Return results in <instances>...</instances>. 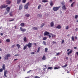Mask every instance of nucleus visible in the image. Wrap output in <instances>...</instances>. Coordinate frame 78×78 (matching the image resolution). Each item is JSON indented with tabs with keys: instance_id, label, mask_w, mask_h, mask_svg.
I'll list each match as a JSON object with an SVG mask.
<instances>
[{
	"instance_id": "f257e3e1",
	"label": "nucleus",
	"mask_w": 78,
	"mask_h": 78,
	"mask_svg": "<svg viewBox=\"0 0 78 78\" xmlns=\"http://www.w3.org/2000/svg\"><path fill=\"white\" fill-rule=\"evenodd\" d=\"M4 70V76L5 77H7V76L6 75V74H7V73H8V71L7 70H6L5 69V64L3 65L2 66V69L1 68L0 69V72H2Z\"/></svg>"
},
{
	"instance_id": "f03ea898",
	"label": "nucleus",
	"mask_w": 78,
	"mask_h": 78,
	"mask_svg": "<svg viewBox=\"0 0 78 78\" xmlns=\"http://www.w3.org/2000/svg\"><path fill=\"white\" fill-rule=\"evenodd\" d=\"M32 45H33V43L29 42L28 43V44H26L25 46H24L23 48V50H25L27 48V47H28L29 48H31V47H32Z\"/></svg>"
},
{
	"instance_id": "7ed1b4c3",
	"label": "nucleus",
	"mask_w": 78,
	"mask_h": 78,
	"mask_svg": "<svg viewBox=\"0 0 78 78\" xmlns=\"http://www.w3.org/2000/svg\"><path fill=\"white\" fill-rule=\"evenodd\" d=\"M49 34H50V33H49L48 32H47V31H45L44 33V36H47V35H48V36L49 38H51V35Z\"/></svg>"
},
{
	"instance_id": "20e7f679",
	"label": "nucleus",
	"mask_w": 78,
	"mask_h": 78,
	"mask_svg": "<svg viewBox=\"0 0 78 78\" xmlns=\"http://www.w3.org/2000/svg\"><path fill=\"white\" fill-rule=\"evenodd\" d=\"M60 8H61V6H60L58 7H54L52 9L54 11H57L58 10H59V9Z\"/></svg>"
},
{
	"instance_id": "39448f33",
	"label": "nucleus",
	"mask_w": 78,
	"mask_h": 78,
	"mask_svg": "<svg viewBox=\"0 0 78 78\" xmlns=\"http://www.w3.org/2000/svg\"><path fill=\"white\" fill-rule=\"evenodd\" d=\"M11 57V54H7L5 56V58L4 59V61L7 60L8 59V57Z\"/></svg>"
},
{
	"instance_id": "423d86ee",
	"label": "nucleus",
	"mask_w": 78,
	"mask_h": 78,
	"mask_svg": "<svg viewBox=\"0 0 78 78\" xmlns=\"http://www.w3.org/2000/svg\"><path fill=\"white\" fill-rule=\"evenodd\" d=\"M8 5H3L0 6V8H1V9H3V8H6L8 7Z\"/></svg>"
},
{
	"instance_id": "0eeeda50",
	"label": "nucleus",
	"mask_w": 78,
	"mask_h": 78,
	"mask_svg": "<svg viewBox=\"0 0 78 78\" xmlns=\"http://www.w3.org/2000/svg\"><path fill=\"white\" fill-rule=\"evenodd\" d=\"M20 29L21 31H22V32H25L27 30H26V29H23L22 27H20Z\"/></svg>"
},
{
	"instance_id": "6e6552de",
	"label": "nucleus",
	"mask_w": 78,
	"mask_h": 78,
	"mask_svg": "<svg viewBox=\"0 0 78 78\" xmlns=\"http://www.w3.org/2000/svg\"><path fill=\"white\" fill-rule=\"evenodd\" d=\"M10 7H7V8H6V10L8 12H9V11H10Z\"/></svg>"
},
{
	"instance_id": "1a4fd4ad",
	"label": "nucleus",
	"mask_w": 78,
	"mask_h": 78,
	"mask_svg": "<svg viewBox=\"0 0 78 78\" xmlns=\"http://www.w3.org/2000/svg\"><path fill=\"white\" fill-rule=\"evenodd\" d=\"M9 22H12V21H14V19H12V18H9Z\"/></svg>"
},
{
	"instance_id": "9d476101",
	"label": "nucleus",
	"mask_w": 78,
	"mask_h": 78,
	"mask_svg": "<svg viewBox=\"0 0 78 78\" xmlns=\"http://www.w3.org/2000/svg\"><path fill=\"white\" fill-rule=\"evenodd\" d=\"M62 9H63V10H66V5H64L62 7Z\"/></svg>"
},
{
	"instance_id": "9b49d317",
	"label": "nucleus",
	"mask_w": 78,
	"mask_h": 78,
	"mask_svg": "<svg viewBox=\"0 0 78 78\" xmlns=\"http://www.w3.org/2000/svg\"><path fill=\"white\" fill-rule=\"evenodd\" d=\"M32 30H38V28L36 27H33Z\"/></svg>"
},
{
	"instance_id": "f8f14e48",
	"label": "nucleus",
	"mask_w": 78,
	"mask_h": 78,
	"mask_svg": "<svg viewBox=\"0 0 78 78\" xmlns=\"http://www.w3.org/2000/svg\"><path fill=\"white\" fill-rule=\"evenodd\" d=\"M56 28H57L58 29H61V26L60 25H58L56 27Z\"/></svg>"
},
{
	"instance_id": "ddd939ff",
	"label": "nucleus",
	"mask_w": 78,
	"mask_h": 78,
	"mask_svg": "<svg viewBox=\"0 0 78 78\" xmlns=\"http://www.w3.org/2000/svg\"><path fill=\"white\" fill-rule=\"evenodd\" d=\"M6 2L7 4H8V5H9L11 3V1L9 0L6 1Z\"/></svg>"
},
{
	"instance_id": "4468645a",
	"label": "nucleus",
	"mask_w": 78,
	"mask_h": 78,
	"mask_svg": "<svg viewBox=\"0 0 78 78\" xmlns=\"http://www.w3.org/2000/svg\"><path fill=\"white\" fill-rule=\"evenodd\" d=\"M51 26V27H53L54 26V23L53 22H52L50 23Z\"/></svg>"
},
{
	"instance_id": "2eb2a0df",
	"label": "nucleus",
	"mask_w": 78,
	"mask_h": 78,
	"mask_svg": "<svg viewBox=\"0 0 78 78\" xmlns=\"http://www.w3.org/2000/svg\"><path fill=\"white\" fill-rule=\"evenodd\" d=\"M22 5H20L19 6V10H21L22 9Z\"/></svg>"
},
{
	"instance_id": "dca6fc26",
	"label": "nucleus",
	"mask_w": 78,
	"mask_h": 78,
	"mask_svg": "<svg viewBox=\"0 0 78 78\" xmlns=\"http://www.w3.org/2000/svg\"><path fill=\"white\" fill-rule=\"evenodd\" d=\"M20 26L22 27H23L24 26H25V24L23 23H22L20 24Z\"/></svg>"
},
{
	"instance_id": "f3484780",
	"label": "nucleus",
	"mask_w": 78,
	"mask_h": 78,
	"mask_svg": "<svg viewBox=\"0 0 78 78\" xmlns=\"http://www.w3.org/2000/svg\"><path fill=\"white\" fill-rule=\"evenodd\" d=\"M23 41L25 42H27V38L26 37H25L23 38Z\"/></svg>"
},
{
	"instance_id": "a211bd4d",
	"label": "nucleus",
	"mask_w": 78,
	"mask_h": 78,
	"mask_svg": "<svg viewBox=\"0 0 78 78\" xmlns=\"http://www.w3.org/2000/svg\"><path fill=\"white\" fill-rule=\"evenodd\" d=\"M75 2H73V3H72V4L71 5V7H73V5L75 4Z\"/></svg>"
},
{
	"instance_id": "6ab92c4d",
	"label": "nucleus",
	"mask_w": 78,
	"mask_h": 78,
	"mask_svg": "<svg viewBox=\"0 0 78 78\" xmlns=\"http://www.w3.org/2000/svg\"><path fill=\"white\" fill-rule=\"evenodd\" d=\"M47 37H44L43 38V40L44 41H45V40H47Z\"/></svg>"
},
{
	"instance_id": "aec40b11",
	"label": "nucleus",
	"mask_w": 78,
	"mask_h": 78,
	"mask_svg": "<svg viewBox=\"0 0 78 78\" xmlns=\"http://www.w3.org/2000/svg\"><path fill=\"white\" fill-rule=\"evenodd\" d=\"M46 59V57H45V55H44L42 58V59L43 60H45Z\"/></svg>"
},
{
	"instance_id": "412c9836",
	"label": "nucleus",
	"mask_w": 78,
	"mask_h": 78,
	"mask_svg": "<svg viewBox=\"0 0 78 78\" xmlns=\"http://www.w3.org/2000/svg\"><path fill=\"white\" fill-rule=\"evenodd\" d=\"M48 1H47L46 0H43L42 1V2L43 3H46V2H48Z\"/></svg>"
},
{
	"instance_id": "4be33fe9",
	"label": "nucleus",
	"mask_w": 78,
	"mask_h": 78,
	"mask_svg": "<svg viewBox=\"0 0 78 78\" xmlns=\"http://www.w3.org/2000/svg\"><path fill=\"white\" fill-rule=\"evenodd\" d=\"M16 46L18 48V49H19V48H20V45L19 44H17Z\"/></svg>"
},
{
	"instance_id": "5701e85b",
	"label": "nucleus",
	"mask_w": 78,
	"mask_h": 78,
	"mask_svg": "<svg viewBox=\"0 0 78 78\" xmlns=\"http://www.w3.org/2000/svg\"><path fill=\"white\" fill-rule=\"evenodd\" d=\"M48 51V48H45L44 51L45 52H47Z\"/></svg>"
},
{
	"instance_id": "b1692460",
	"label": "nucleus",
	"mask_w": 78,
	"mask_h": 78,
	"mask_svg": "<svg viewBox=\"0 0 78 78\" xmlns=\"http://www.w3.org/2000/svg\"><path fill=\"white\" fill-rule=\"evenodd\" d=\"M24 8L26 9H28V6H27V5H25L24 6Z\"/></svg>"
},
{
	"instance_id": "393cba45",
	"label": "nucleus",
	"mask_w": 78,
	"mask_h": 78,
	"mask_svg": "<svg viewBox=\"0 0 78 78\" xmlns=\"http://www.w3.org/2000/svg\"><path fill=\"white\" fill-rule=\"evenodd\" d=\"M25 16L26 17H29L30 16V15L29 14H26Z\"/></svg>"
},
{
	"instance_id": "a878e982",
	"label": "nucleus",
	"mask_w": 78,
	"mask_h": 78,
	"mask_svg": "<svg viewBox=\"0 0 78 78\" xmlns=\"http://www.w3.org/2000/svg\"><path fill=\"white\" fill-rule=\"evenodd\" d=\"M71 39L73 41H75V39H74V37L73 36L71 37Z\"/></svg>"
},
{
	"instance_id": "bb28decb",
	"label": "nucleus",
	"mask_w": 78,
	"mask_h": 78,
	"mask_svg": "<svg viewBox=\"0 0 78 78\" xmlns=\"http://www.w3.org/2000/svg\"><path fill=\"white\" fill-rule=\"evenodd\" d=\"M21 2V0H17V4H19L20 3V2Z\"/></svg>"
},
{
	"instance_id": "cd10ccee",
	"label": "nucleus",
	"mask_w": 78,
	"mask_h": 78,
	"mask_svg": "<svg viewBox=\"0 0 78 78\" xmlns=\"http://www.w3.org/2000/svg\"><path fill=\"white\" fill-rule=\"evenodd\" d=\"M45 25V23H42L41 24V25L40 26L41 28H42L43 27V26H44Z\"/></svg>"
},
{
	"instance_id": "c85d7f7f",
	"label": "nucleus",
	"mask_w": 78,
	"mask_h": 78,
	"mask_svg": "<svg viewBox=\"0 0 78 78\" xmlns=\"http://www.w3.org/2000/svg\"><path fill=\"white\" fill-rule=\"evenodd\" d=\"M41 47H39L38 48V50L37 51V53H38V52H39V51H40V48Z\"/></svg>"
},
{
	"instance_id": "c756f323",
	"label": "nucleus",
	"mask_w": 78,
	"mask_h": 78,
	"mask_svg": "<svg viewBox=\"0 0 78 78\" xmlns=\"http://www.w3.org/2000/svg\"><path fill=\"white\" fill-rule=\"evenodd\" d=\"M6 41L7 42H9L10 41V39H7Z\"/></svg>"
},
{
	"instance_id": "7c9ffc66",
	"label": "nucleus",
	"mask_w": 78,
	"mask_h": 78,
	"mask_svg": "<svg viewBox=\"0 0 78 78\" xmlns=\"http://www.w3.org/2000/svg\"><path fill=\"white\" fill-rule=\"evenodd\" d=\"M50 34H51V35L52 37H55V36H56V35H53V34L51 33Z\"/></svg>"
},
{
	"instance_id": "2f4dec72",
	"label": "nucleus",
	"mask_w": 78,
	"mask_h": 78,
	"mask_svg": "<svg viewBox=\"0 0 78 78\" xmlns=\"http://www.w3.org/2000/svg\"><path fill=\"white\" fill-rule=\"evenodd\" d=\"M68 65L67 64L65 65L64 66H62V67H66Z\"/></svg>"
},
{
	"instance_id": "473e14b6",
	"label": "nucleus",
	"mask_w": 78,
	"mask_h": 78,
	"mask_svg": "<svg viewBox=\"0 0 78 78\" xmlns=\"http://www.w3.org/2000/svg\"><path fill=\"white\" fill-rule=\"evenodd\" d=\"M41 5H39L38 7L37 8V9H40V8H41Z\"/></svg>"
},
{
	"instance_id": "72a5a7b5",
	"label": "nucleus",
	"mask_w": 78,
	"mask_h": 78,
	"mask_svg": "<svg viewBox=\"0 0 78 78\" xmlns=\"http://www.w3.org/2000/svg\"><path fill=\"white\" fill-rule=\"evenodd\" d=\"M50 5L51 6H53V2L51 1L50 3Z\"/></svg>"
},
{
	"instance_id": "f704fd0d",
	"label": "nucleus",
	"mask_w": 78,
	"mask_h": 78,
	"mask_svg": "<svg viewBox=\"0 0 78 78\" xmlns=\"http://www.w3.org/2000/svg\"><path fill=\"white\" fill-rule=\"evenodd\" d=\"M26 1H27V0H23L22 2L23 3H25L26 2Z\"/></svg>"
},
{
	"instance_id": "c9c22d12",
	"label": "nucleus",
	"mask_w": 78,
	"mask_h": 78,
	"mask_svg": "<svg viewBox=\"0 0 78 78\" xmlns=\"http://www.w3.org/2000/svg\"><path fill=\"white\" fill-rule=\"evenodd\" d=\"M59 68H60V67H56L54 68V69L55 70H56V69H59Z\"/></svg>"
},
{
	"instance_id": "e433bc0d",
	"label": "nucleus",
	"mask_w": 78,
	"mask_h": 78,
	"mask_svg": "<svg viewBox=\"0 0 78 78\" xmlns=\"http://www.w3.org/2000/svg\"><path fill=\"white\" fill-rule=\"evenodd\" d=\"M69 26H66V30H68V29H69Z\"/></svg>"
},
{
	"instance_id": "4c0bfd02",
	"label": "nucleus",
	"mask_w": 78,
	"mask_h": 78,
	"mask_svg": "<svg viewBox=\"0 0 78 78\" xmlns=\"http://www.w3.org/2000/svg\"><path fill=\"white\" fill-rule=\"evenodd\" d=\"M9 15H10V16L11 17H12V16H12V13H10Z\"/></svg>"
},
{
	"instance_id": "58836bf2",
	"label": "nucleus",
	"mask_w": 78,
	"mask_h": 78,
	"mask_svg": "<svg viewBox=\"0 0 78 78\" xmlns=\"http://www.w3.org/2000/svg\"><path fill=\"white\" fill-rule=\"evenodd\" d=\"M43 45H46V43L45 42V41H43Z\"/></svg>"
},
{
	"instance_id": "ea45409f",
	"label": "nucleus",
	"mask_w": 78,
	"mask_h": 78,
	"mask_svg": "<svg viewBox=\"0 0 78 78\" xmlns=\"http://www.w3.org/2000/svg\"><path fill=\"white\" fill-rule=\"evenodd\" d=\"M78 16L77 15H76L75 16V19H77V18H78Z\"/></svg>"
},
{
	"instance_id": "a19ab883",
	"label": "nucleus",
	"mask_w": 78,
	"mask_h": 78,
	"mask_svg": "<svg viewBox=\"0 0 78 78\" xmlns=\"http://www.w3.org/2000/svg\"><path fill=\"white\" fill-rule=\"evenodd\" d=\"M53 69V67H49L48 68V69Z\"/></svg>"
},
{
	"instance_id": "79ce46f5",
	"label": "nucleus",
	"mask_w": 78,
	"mask_h": 78,
	"mask_svg": "<svg viewBox=\"0 0 78 78\" xmlns=\"http://www.w3.org/2000/svg\"><path fill=\"white\" fill-rule=\"evenodd\" d=\"M60 54V53L59 52H58L56 54V56H58V55H59Z\"/></svg>"
},
{
	"instance_id": "37998d69",
	"label": "nucleus",
	"mask_w": 78,
	"mask_h": 78,
	"mask_svg": "<svg viewBox=\"0 0 78 78\" xmlns=\"http://www.w3.org/2000/svg\"><path fill=\"white\" fill-rule=\"evenodd\" d=\"M73 51L72 50L70 51L69 52V53H70V54L72 53V52Z\"/></svg>"
},
{
	"instance_id": "c03bdc74",
	"label": "nucleus",
	"mask_w": 78,
	"mask_h": 78,
	"mask_svg": "<svg viewBox=\"0 0 78 78\" xmlns=\"http://www.w3.org/2000/svg\"><path fill=\"white\" fill-rule=\"evenodd\" d=\"M26 5H27V6H30V3L29 2H28L26 4Z\"/></svg>"
},
{
	"instance_id": "a18cd8bd",
	"label": "nucleus",
	"mask_w": 78,
	"mask_h": 78,
	"mask_svg": "<svg viewBox=\"0 0 78 78\" xmlns=\"http://www.w3.org/2000/svg\"><path fill=\"white\" fill-rule=\"evenodd\" d=\"M64 40H62V44H63V43H64Z\"/></svg>"
},
{
	"instance_id": "49530a36",
	"label": "nucleus",
	"mask_w": 78,
	"mask_h": 78,
	"mask_svg": "<svg viewBox=\"0 0 78 78\" xmlns=\"http://www.w3.org/2000/svg\"><path fill=\"white\" fill-rule=\"evenodd\" d=\"M31 55H34V52H32L30 53Z\"/></svg>"
},
{
	"instance_id": "de8ad7c7",
	"label": "nucleus",
	"mask_w": 78,
	"mask_h": 78,
	"mask_svg": "<svg viewBox=\"0 0 78 78\" xmlns=\"http://www.w3.org/2000/svg\"><path fill=\"white\" fill-rule=\"evenodd\" d=\"M40 77L38 76H35L34 77V78H40Z\"/></svg>"
},
{
	"instance_id": "09e8293b",
	"label": "nucleus",
	"mask_w": 78,
	"mask_h": 78,
	"mask_svg": "<svg viewBox=\"0 0 78 78\" xmlns=\"http://www.w3.org/2000/svg\"><path fill=\"white\" fill-rule=\"evenodd\" d=\"M15 46V44H13L12 46V48H14V46Z\"/></svg>"
},
{
	"instance_id": "8fccbe9b",
	"label": "nucleus",
	"mask_w": 78,
	"mask_h": 78,
	"mask_svg": "<svg viewBox=\"0 0 78 78\" xmlns=\"http://www.w3.org/2000/svg\"><path fill=\"white\" fill-rule=\"evenodd\" d=\"M15 56H19V54H16L14 55Z\"/></svg>"
},
{
	"instance_id": "3c124183",
	"label": "nucleus",
	"mask_w": 78,
	"mask_h": 78,
	"mask_svg": "<svg viewBox=\"0 0 78 78\" xmlns=\"http://www.w3.org/2000/svg\"><path fill=\"white\" fill-rule=\"evenodd\" d=\"M38 16H39V17H42V15H41L38 14Z\"/></svg>"
},
{
	"instance_id": "603ef678",
	"label": "nucleus",
	"mask_w": 78,
	"mask_h": 78,
	"mask_svg": "<svg viewBox=\"0 0 78 78\" xmlns=\"http://www.w3.org/2000/svg\"><path fill=\"white\" fill-rule=\"evenodd\" d=\"M52 42L53 44H56V43L54 41H53Z\"/></svg>"
},
{
	"instance_id": "864d4df0",
	"label": "nucleus",
	"mask_w": 78,
	"mask_h": 78,
	"mask_svg": "<svg viewBox=\"0 0 78 78\" xmlns=\"http://www.w3.org/2000/svg\"><path fill=\"white\" fill-rule=\"evenodd\" d=\"M77 38H78V37H77V36H76L75 37V39L76 40L77 39Z\"/></svg>"
},
{
	"instance_id": "5fc2aeb1",
	"label": "nucleus",
	"mask_w": 78,
	"mask_h": 78,
	"mask_svg": "<svg viewBox=\"0 0 78 78\" xmlns=\"http://www.w3.org/2000/svg\"><path fill=\"white\" fill-rule=\"evenodd\" d=\"M8 13V12H5V13L4 14L5 15L6 14H7Z\"/></svg>"
},
{
	"instance_id": "6e6d98bb",
	"label": "nucleus",
	"mask_w": 78,
	"mask_h": 78,
	"mask_svg": "<svg viewBox=\"0 0 78 78\" xmlns=\"http://www.w3.org/2000/svg\"><path fill=\"white\" fill-rule=\"evenodd\" d=\"M62 5V6L64 5L65 3L64 2H62L61 3Z\"/></svg>"
},
{
	"instance_id": "4d7b16f0",
	"label": "nucleus",
	"mask_w": 78,
	"mask_h": 78,
	"mask_svg": "<svg viewBox=\"0 0 78 78\" xmlns=\"http://www.w3.org/2000/svg\"><path fill=\"white\" fill-rule=\"evenodd\" d=\"M17 60H18V59L16 58L15 59H14V61H17Z\"/></svg>"
},
{
	"instance_id": "13d9d810",
	"label": "nucleus",
	"mask_w": 78,
	"mask_h": 78,
	"mask_svg": "<svg viewBox=\"0 0 78 78\" xmlns=\"http://www.w3.org/2000/svg\"><path fill=\"white\" fill-rule=\"evenodd\" d=\"M31 71H31V70H30V71H28L27 72V73H30V72Z\"/></svg>"
},
{
	"instance_id": "bf43d9fd",
	"label": "nucleus",
	"mask_w": 78,
	"mask_h": 78,
	"mask_svg": "<svg viewBox=\"0 0 78 78\" xmlns=\"http://www.w3.org/2000/svg\"><path fill=\"white\" fill-rule=\"evenodd\" d=\"M75 31H78V28H76L75 30Z\"/></svg>"
},
{
	"instance_id": "052dcab7",
	"label": "nucleus",
	"mask_w": 78,
	"mask_h": 78,
	"mask_svg": "<svg viewBox=\"0 0 78 78\" xmlns=\"http://www.w3.org/2000/svg\"><path fill=\"white\" fill-rule=\"evenodd\" d=\"M34 45H35V46H37V45L36 44V43L34 44Z\"/></svg>"
},
{
	"instance_id": "680f3d73",
	"label": "nucleus",
	"mask_w": 78,
	"mask_h": 78,
	"mask_svg": "<svg viewBox=\"0 0 78 78\" xmlns=\"http://www.w3.org/2000/svg\"><path fill=\"white\" fill-rule=\"evenodd\" d=\"M1 36H3V33H1Z\"/></svg>"
},
{
	"instance_id": "e2e57ef3",
	"label": "nucleus",
	"mask_w": 78,
	"mask_h": 78,
	"mask_svg": "<svg viewBox=\"0 0 78 78\" xmlns=\"http://www.w3.org/2000/svg\"><path fill=\"white\" fill-rule=\"evenodd\" d=\"M74 49H76L77 48H76V47H74Z\"/></svg>"
},
{
	"instance_id": "0e129e2a",
	"label": "nucleus",
	"mask_w": 78,
	"mask_h": 78,
	"mask_svg": "<svg viewBox=\"0 0 78 78\" xmlns=\"http://www.w3.org/2000/svg\"><path fill=\"white\" fill-rule=\"evenodd\" d=\"M66 59L67 60L68 59V57H66Z\"/></svg>"
},
{
	"instance_id": "69168bd1",
	"label": "nucleus",
	"mask_w": 78,
	"mask_h": 78,
	"mask_svg": "<svg viewBox=\"0 0 78 78\" xmlns=\"http://www.w3.org/2000/svg\"><path fill=\"white\" fill-rule=\"evenodd\" d=\"M67 54L68 55H70V53H69V52H68L67 53Z\"/></svg>"
},
{
	"instance_id": "338daca9",
	"label": "nucleus",
	"mask_w": 78,
	"mask_h": 78,
	"mask_svg": "<svg viewBox=\"0 0 78 78\" xmlns=\"http://www.w3.org/2000/svg\"><path fill=\"white\" fill-rule=\"evenodd\" d=\"M69 2H72V0H70Z\"/></svg>"
},
{
	"instance_id": "774afa93",
	"label": "nucleus",
	"mask_w": 78,
	"mask_h": 78,
	"mask_svg": "<svg viewBox=\"0 0 78 78\" xmlns=\"http://www.w3.org/2000/svg\"><path fill=\"white\" fill-rule=\"evenodd\" d=\"M17 27L16 26H15V27H14V28H15V29H16V28Z\"/></svg>"
}]
</instances>
